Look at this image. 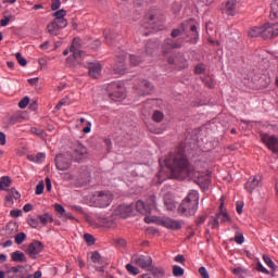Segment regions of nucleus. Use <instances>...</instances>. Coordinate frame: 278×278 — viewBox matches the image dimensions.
<instances>
[{"instance_id": "obj_32", "label": "nucleus", "mask_w": 278, "mask_h": 278, "mask_svg": "<svg viewBox=\"0 0 278 278\" xmlns=\"http://www.w3.org/2000/svg\"><path fill=\"white\" fill-rule=\"evenodd\" d=\"M263 260L265 262V264L271 268V270H276L277 265H275V262H273V258H270V256L268 255H263Z\"/></svg>"}, {"instance_id": "obj_7", "label": "nucleus", "mask_w": 278, "mask_h": 278, "mask_svg": "<svg viewBox=\"0 0 278 278\" xmlns=\"http://www.w3.org/2000/svg\"><path fill=\"white\" fill-rule=\"evenodd\" d=\"M132 264H136V266H139V268H151V265L153 264V258L149 255H135L131 258Z\"/></svg>"}, {"instance_id": "obj_36", "label": "nucleus", "mask_w": 278, "mask_h": 278, "mask_svg": "<svg viewBox=\"0 0 278 278\" xmlns=\"http://www.w3.org/2000/svg\"><path fill=\"white\" fill-rule=\"evenodd\" d=\"M191 29V42H199V30H197V27L193 25L190 27Z\"/></svg>"}, {"instance_id": "obj_51", "label": "nucleus", "mask_w": 278, "mask_h": 278, "mask_svg": "<svg viewBox=\"0 0 278 278\" xmlns=\"http://www.w3.org/2000/svg\"><path fill=\"white\" fill-rule=\"evenodd\" d=\"M53 16L55 18H64V16H66V11L64 9H61L59 11H56Z\"/></svg>"}, {"instance_id": "obj_19", "label": "nucleus", "mask_w": 278, "mask_h": 278, "mask_svg": "<svg viewBox=\"0 0 278 278\" xmlns=\"http://www.w3.org/2000/svg\"><path fill=\"white\" fill-rule=\"evenodd\" d=\"M151 90H153V86L149 80H142L139 87V92L141 94H151Z\"/></svg>"}, {"instance_id": "obj_41", "label": "nucleus", "mask_w": 278, "mask_h": 278, "mask_svg": "<svg viewBox=\"0 0 278 278\" xmlns=\"http://www.w3.org/2000/svg\"><path fill=\"white\" fill-rule=\"evenodd\" d=\"M147 207H150V211L153 210V207H156V203H155V195H150L147 200Z\"/></svg>"}, {"instance_id": "obj_35", "label": "nucleus", "mask_w": 278, "mask_h": 278, "mask_svg": "<svg viewBox=\"0 0 278 278\" xmlns=\"http://www.w3.org/2000/svg\"><path fill=\"white\" fill-rule=\"evenodd\" d=\"M174 277H184V269L179 265H174L173 267Z\"/></svg>"}, {"instance_id": "obj_14", "label": "nucleus", "mask_w": 278, "mask_h": 278, "mask_svg": "<svg viewBox=\"0 0 278 278\" xmlns=\"http://www.w3.org/2000/svg\"><path fill=\"white\" fill-rule=\"evenodd\" d=\"M101 63L99 62L88 63L89 77L99 79L101 77Z\"/></svg>"}, {"instance_id": "obj_59", "label": "nucleus", "mask_w": 278, "mask_h": 278, "mask_svg": "<svg viewBox=\"0 0 278 278\" xmlns=\"http://www.w3.org/2000/svg\"><path fill=\"white\" fill-rule=\"evenodd\" d=\"M102 224L104 225V227H114V222L108 218H102Z\"/></svg>"}, {"instance_id": "obj_48", "label": "nucleus", "mask_w": 278, "mask_h": 278, "mask_svg": "<svg viewBox=\"0 0 278 278\" xmlns=\"http://www.w3.org/2000/svg\"><path fill=\"white\" fill-rule=\"evenodd\" d=\"M27 105H29V98L28 97L23 98L18 102V108H21V110H25V108H27Z\"/></svg>"}, {"instance_id": "obj_54", "label": "nucleus", "mask_w": 278, "mask_h": 278, "mask_svg": "<svg viewBox=\"0 0 278 278\" xmlns=\"http://www.w3.org/2000/svg\"><path fill=\"white\" fill-rule=\"evenodd\" d=\"M23 214V211L21 210H12L10 211L11 218H18Z\"/></svg>"}, {"instance_id": "obj_4", "label": "nucleus", "mask_w": 278, "mask_h": 278, "mask_svg": "<svg viewBox=\"0 0 278 278\" xmlns=\"http://www.w3.org/2000/svg\"><path fill=\"white\" fill-rule=\"evenodd\" d=\"M70 155L74 162H84L88 157V149L80 142H76L72 146Z\"/></svg>"}, {"instance_id": "obj_45", "label": "nucleus", "mask_w": 278, "mask_h": 278, "mask_svg": "<svg viewBox=\"0 0 278 278\" xmlns=\"http://www.w3.org/2000/svg\"><path fill=\"white\" fill-rule=\"evenodd\" d=\"M28 225L33 227V229H38V225H40V220L34 217L28 218Z\"/></svg>"}, {"instance_id": "obj_43", "label": "nucleus", "mask_w": 278, "mask_h": 278, "mask_svg": "<svg viewBox=\"0 0 278 278\" xmlns=\"http://www.w3.org/2000/svg\"><path fill=\"white\" fill-rule=\"evenodd\" d=\"M54 210L60 214V218H64V214L66 213V210L61 204H54Z\"/></svg>"}, {"instance_id": "obj_28", "label": "nucleus", "mask_w": 278, "mask_h": 278, "mask_svg": "<svg viewBox=\"0 0 278 278\" xmlns=\"http://www.w3.org/2000/svg\"><path fill=\"white\" fill-rule=\"evenodd\" d=\"M12 186V180L10 177H2L0 178V190H5V188H10Z\"/></svg>"}, {"instance_id": "obj_10", "label": "nucleus", "mask_w": 278, "mask_h": 278, "mask_svg": "<svg viewBox=\"0 0 278 278\" xmlns=\"http://www.w3.org/2000/svg\"><path fill=\"white\" fill-rule=\"evenodd\" d=\"M275 36H278V23H267L263 26V38H275Z\"/></svg>"}, {"instance_id": "obj_46", "label": "nucleus", "mask_w": 278, "mask_h": 278, "mask_svg": "<svg viewBox=\"0 0 278 278\" xmlns=\"http://www.w3.org/2000/svg\"><path fill=\"white\" fill-rule=\"evenodd\" d=\"M235 242H237V244H244V235L242 232H237L235 236Z\"/></svg>"}, {"instance_id": "obj_57", "label": "nucleus", "mask_w": 278, "mask_h": 278, "mask_svg": "<svg viewBox=\"0 0 278 278\" xmlns=\"http://www.w3.org/2000/svg\"><path fill=\"white\" fill-rule=\"evenodd\" d=\"M174 262H177L178 264H184L186 262V257L184 255L178 254L175 256Z\"/></svg>"}, {"instance_id": "obj_30", "label": "nucleus", "mask_w": 278, "mask_h": 278, "mask_svg": "<svg viewBox=\"0 0 278 278\" xmlns=\"http://www.w3.org/2000/svg\"><path fill=\"white\" fill-rule=\"evenodd\" d=\"M161 219L162 217L147 215L144 217V223H147L148 225H151V223H156V225H160Z\"/></svg>"}, {"instance_id": "obj_12", "label": "nucleus", "mask_w": 278, "mask_h": 278, "mask_svg": "<svg viewBox=\"0 0 278 278\" xmlns=\"http://www.w3.org/2000/svg\"><path fill=\"white\" fill-rule=\"evenodd\" d=\"M43 249L45 245H42V242L34 241L28 245L27 253L33 260H36L37 255H39V253H42Z\"/></svg>"}, {"instance_id": "obj_64", "label": "nucleus", "mask_w": 278, "mask_h": 278, "mask_svg": "<svg viewBox=\"0 0 278 278\" xmlns=\"http://www.w3.org/2000/svg\"><path fill=\"white\" fill-rule=\"evenodd\" d=\"M0 144L3 147L5 146V134L0 131Z\"/></svg>"}, {"instance_id": "obj_55", "label": "nucleus", "mask_w": 278, "mask_h": 278, "mask_svg": "<svg viewBox=\"0 0 278 278\" xmlns=\"http://www.w3.org/2000/svg\"><path fill=\"white\" fill-rule=\"evenodd\" d=\"M129 60H130V64H132L134 66H138V64H140V59H138V56L136 55H130Z\"/></svg>"}, {"instance_id": "obj_15", "label": "nucleus", "mask_w": 278, "mask_h": 278, "mask_svg": "<svg viewBox=\"0 0 278 278\" xmlns=\"http://www.w3.org/2000/svg\"><path fill=\"white\" fill-rule=\"evenodd\" d=\"M261 184L262 176H251L245 184V188L247 190H249V192H253V190H255V188H258Z\"/></svg>"}, {"instance_id": "obj_2", "label": "nucleus", "mask_w": 278, "mask_h": 278, "mask_svg": "<svg viewBox=\"0 0 278 278\" xmlns=\"http://www.w3.org/2000/svg\"><path fill=\"white\" fill-rule=\"evenodd\" d=\"M197 210H199V191L191 190L182 200L178 211L180 214H184V216H194Z\"/></svg>"}, {"instance_id": "obj_11", "label": "nucleus", "mask_w": 278, "mask_h": 278, "mask_svg": "<svg viewBox=\"0 0 278 278\" xmlns=\"http://www.w3.org/2000/svg\"><path fill=\"white\" fill-rule=\"evenodd\" d=\"M80 49L81 40L79 38H74L70 48V52L73 53L74 60H76V62H79V58L84 55V52H81Z\"/></svg>"}, {"instance_id": "obj_37", "label": "nucleus", "mask_w": 278, "mask_h": 278, "mask_svg": "<svg viewBox=\"0 0 278 278\" xmlns=\"http://www.w3.org/2000/svg\"><path fill=\"white\" fill-rule=\"evenodd\" d=\"M208 225L212 227V229H218L219 227L218 216L217 215L215 217L212 216L208 220Z\"/></svg>"}, {"instance_id": "obj_53", "label": "nucleus", "mask_w": 278, "mask_h": 278, "mask_svg": "<svg viewBox=\"0 0 278 278\" xmlns=\"http://www.w3.org/2000/svg\"><path fill=\"white\" fill-rule=\"evenodd\" d=\"M199 273H200L201 277L210 278V273H207V268H205L204 266L199 268Z\"/></svg>"}, {"instance_id": "obj_34", "label": "nucleus", "mask_w": 278, "mask_h": 278, "mask_svg": "<svg viewBox=\"0 0 278 278\" xmlns=\"http://www.w3.org/2000/svg\"><path fill=\"white\" fill-rule=\"evenodd\" d=\"M152 118L155 123H162V121H164V113H162V111H155Z\"/></svg>"}, {"instance_id": "obj_9", "label": "nucleus", "mask_w": 278, "mask_h": 278, "mask_svg": "<svg viewBox=\"0 0 278 278\" xmlns=\"http://www.w3.org/2000/svg\"><path fill=\"white\" fill-rule=\"evenodd\" d=\"M114 214L115 216H121V218H127L134 214V205L122 204L115 208Z\"/></svg>"}, {"instance_id": "obj_23", "label": "nucleus", "mask_w": 278, "mask_h": 278, "mask_svg": "<svg viewBox=\"0 0 278 278\" xmlns=\"http://www.w3.org/2000/svg\"><path fill=\"white\" fill-rule=\"evenodd\" d=\"M38 220L41 225H49V223H53V216L49 213H45L38 216Z\"/></svg>"}, {"instance_id": "obj_58", "label": "nucleus", "mask_w": 278, "mask_h": 278, "mask_svg": "<svg viewBox=\"0 0 278 278\" xmlns=\"http://www.w3.org/2000/svg\"><path fill=\"white\" fill-rule=\"evenodd\" d=\"M0 25L1 27H8V25H10V16H5L4 18H2L0 21Z\"/></svg>"}, {"instance_id": "obj_33", "label": "nucleus", "mask_w": 278, "mask_h": 278, "mask_svg": "<svg viewBox=\"0 0 278 278\" xmlns=\"http://www.w3.org/2000/svg\"><path fill=\"white\" fill-rule=\"evenodd\" d=\"M53 22L56 24L59 29H64V27L68 25L66 18H54Z\"/></svg>"}, {"instance_id": "obj_31", "label": "nucleus", "mask_w": 278, "mask_h": 278, "mask_svg": "<svg viewBox=\"0 0 278 278\" xmlns=\"http://www.w3.org/2000/svg\"><path fill=\"white\" fill-rule=\"evenodd\" d=\"M270 18H278V1L271 2Z\"/></svg>"}, {"instance_id": "obj_29", "label": "nucleus", "mask_w": 278, "mask_h": 278, "mask_svg": "<svg viewBox=\"0 0 278 278\" xmlns=\"http://www.w3.org/2000/svg\"><path fill=\"white\" fill-rule=\"evenodd\" d=\"M155 278H164V268L162 267H153L150 271Z\"/></svg>"}, {"instance_id": "obj_62", "label": "nucleus", "mask_w": 278, "mask_h": 278, "mask_svg": "<svg viewBox=\"0 0 278 278\" xmlns=\"http://www.w3.org/2000/svg\"><path fill=\"white\" fill-rule=\"evenodd\" d=\"M24 212H31V210H34V205H31L30 203H27L24 205L23 207Z\"/></svg>"}, {"instance_id": "obj_61", "label": "nucleus", "mask_w": 278, "mask_h": 278, "mask_svg": "<svg viewBox=\"0 0 278 278\" xmlns=\"http://www.w3.org/2000/svg\"><path fill=\"white\" fill-rule=\"evenodd\" d=\"M30 132L35 134L36 136H42V129H38L36 127L30 128Z\"/></svg>"}, {"instance_id": "obj_3", "label": "nucleus", "mask_w": 278, "mask_h": 278, "mask_svg": "<svg viewBox=\"0 0 278 278\" xmlns=\"http://www.w3.org/2000/svg\"><path fill=\"white\" fill-rule=\"evenodd\" d=\"M112 193L110 191H97L89 201L91 207H108L112 203Z\"/></svg>"}, {"instance_id": "obj_5", "label": "nucleus", "mask_w": 278, "mask_h": 278, "mask_svg": "<svg viewBox=\"0 0 278 278\" xmlns=\"http://www.w3.org/2000/svg\"><path fill=\"white\" fill-rule=\"evenodd\" d=\"M109 97L112 101H119L121 99H125V91L123 89V85L121 83H113L109 85Z\"/></svg>"}, {"instance_id": "obj_42", "label": "nucleus", "mask_w": 278, "mask_h": 278, "mask_svg": "<svg viewBox=\"0 0 278 278\" xmlns=\"http://www.w3.org/2000/svg\"><path fill=\"white\" fill-rule=\"evenodd\" d=\"M25 238H27V235L25 232H20L15 236V243L16 244H23L25 242Z\"/></svg>"}, {"instance_id": "obj_21", "label": "nucleus", "mask_w": 278, "mask_h": 278, "mask_svg": "<svg viewBox=\"0 0 278 278\" xmlns=\"http://www.w3.org/2000/svg\"><path fill=\"white\" fill-rule=\"evenodd\" d=\"M235 10H236V0H227L224 9L225 14H228V16H233Z\"/></svg>"}, {"instance_id": "obj_63", "label": "nucleus", "mask_w": 278, "mask_h": 278, "mask_svg": "<svg viewBox=\"0 0 278 278\" xmlns=\"http://www.w3.org/2000/svg\"><path fill=\"white\" fill-rule=\"evenodd\" d=\"M38 81H39L38 77L28 79V84H30V86H37Z\"/></svg>"}, {"instance_id": "obj_13", "label": "nucleus", "mask_w": 278, "mask_h": 278, "mask_svg": "<svg viewBox=\"0 0 278 278\" xmlns=\"http://www.w3.org/2000/svg\"><path fill=\"white\" fill-rule=\"evenodd\" d=\"M160 225L166 229H181V223L170 217H161Z\"/></svg>"}, {"instance_id": "obj_1", "label": "nucleus", "mask_w": 278, "mask_h": 278, "mask_svg": "<svg viewBox=\"0 0 278 278\" xmlns=\"http://www.w3.org/2000/svg\"><path fill=\"white\" fill-rule=\"evenodd\" d=\"M165 164L175 179H186L190 177V169L188 168V160L184 153L179 152L176 155H170L165 159Z\"/></svg>"}, {"instance_id": "obj_16", "label": "nucleus", "mask_w": 278, "mask_h": 278, "mask_svg": "<svg viewBox=\"0 0 278 278\" xmlns=\"http://www.w3.org/2000/svg\"><path fill=\"white\" fill-rule=\"evenodd\" d=\"M118 62L114 65L113 72L115 75H125V54L117 56Z\"/></svg>"}, {"instance_id": "obj_26", "label": "nucleus", "mask_w": 278, "mask_h": 278, "mask_svg": "<svg viewBox=\"0 0 278 278\" xmlns=\"http://www.w3.org/2000/svg\"><path fill=\"white\" fill-rule=\"evenodd\" d=\"M45 157H46L45 153H37L36 155H29L28 160L30 162H36L37 164H40L45 162Z\"/></svg>"}, {"instance_id": "obj_6", "label": "nucleus", "mask_w": 278, "mask_h": 278, "mask_svg": "<svg viewBox=\"0 0 278 278\" xmlns=\"http://www.w3.org/2000/svg\"><path fill=\"white\" fill-rule=\"evenodd\" d=\"M261 140L269 151L278 153V138L270 134H261Z\"/></svg>"}, {"instance_id": "obj_27", "label": "nucleus", "mask_w": 278, "mask_h": 278, "mask_svg": "<svg viewBox=\"0 0 278 278\" xmlns=\"http://www.w3.org/2000/svg\"><path fill=\"white\" fill-rule=\"evenodd\" d=\"M164 47L166 49H179V47H181V42H175L173 39H166Z\"/></svg>"}, {"instance_id": "obj_50", "label": "nucleus", "mask_w": 278, "mask_h": 278, "mask_svg": "<svg viewBox=\"0 0 278 278\" xmlns=\"http://www.w3.org/2000/svg\"><path fill=\"white\" fill-rule=\"evenodd\" d=\"M256 270L258 273H263L264 275H270V271H268V269H266L262 263L257 264Z\"/></svg>"}, {"instance_id": "obj_20", "label": "nucleus", "mask_w": 278, "mask_h": 278, "mask_svg": "<svg viewBox=\"0 0 278 278\" xmlns=\"http://www.w3.org/2000/svg\"><path fill=\"white\" fill-rule=\"evenodd\" d=\"M136 210L139 212V214H151V207L144 205V202L142 200H138L136 203Z\"/></svg>"}, {"instance_id": "obj_24", "label": "nucleus", "mask_w": 278, "mask_h": 278, "mask_svg": "<svg viewBox=\"0 0 278 278\" xmlns=\"http://www.w3.org/2000/svg\"><path fill=\"white\" fill-rule=\"evenodd\" d=\"M48 33L50 36L60 35V28L58 27V24L55 22H51L50 24H48Z\"/></svg>"}, {"instance_id": "obj_38", "label": "nucleus", "mask_w": 278, "mask_h": 278, "mask_svg": "<svg viewBox=\"0 0 278 278\" xmlns=\"http://www.w3.org/2000/svg\"><path fill=\"white\" fill-rule=\"evenodd\" d=\"M23 270H24L23 266L12 267V273L16 275V278H31V276L21 277L20 273H23Z\"/></svg>"}, {"instance_id": "obj_52", "label": "nucleus", "mask_w": 278, "mask_h": 278, "mask_svg": "<svg viewBox=\"0 0 278 278\" xmlns=\"http://www.w3.org/2000/svg\"><path fill=\"white\" fill-rule=\"evenodd\" d=\"M61 5H62L61 0H52L51 10L53 11L60 10Z\"/></svg>"}, {"instance_id": "obj_60", "label": "nucleus", "mask_w": 278, "mask_h": 278, "mask_svg": "<svg viewBox=\"0 0 278 278\" xmlns=\"http://www.w3.org/2000/svg\"><path fill=\"white\" fill-rule=\"evenodd\" d=\"M61 218H63V220H75V217L73 216V214L72 213H66L65 212V214H63V217H61Z\"/></svg>"}, {"instance_id": "obj_39", "label": "nucleus", "mask_w": 278, "mask_h": 278, "mask_svg": "<svg viewBox=\"0 0 278 278\" xmlns=\"http://www.w3.org/2000/svg\"><path fill=\"white\" fill-rule=\"evenodd\" d=\"M84 240L88 244V247H92V244H94V242H96L94 237L90 233H85Z\"/></svg>"}, {"instance_id": "obj_47", "label": "nucleus", "mask_w": 278, "mask_h": 278, "mask_svg": "<svg viewBox=\"0 0 278 278\" xmlns=\"http://www.w3.org/2000/svg\"><path fill=\"white\" fill-rule=\"evenodd\" d=\"M42 192H45V182H43V181H40V182L36 186L35 194L40 195V194H42Z\"/></svg>"}, {"instance_id": "obj_40", "label": "nucleus", "mask_w": 278, "mask_h": 278, "mask_svg": "<svg viewBox=\"0 0 278 278\" xmlns=\"http://www.w3.org/2000/svg\"><path fill=\"white\" fill-rule=\"evenodd\" d=\"M15 58H16L20 66H27V60H25V58H23V54H21V52H16Z\"/></svg>"}, {"instance_id": "obj_18", "label": "nucleus", "mask_w": 278, "mask_h": 278, "mask_svg": "<svg viewBox=\"0 0 278 278\" xmlns=\"http://www.w3.org/2000/svg\"><path fill=\"white\" fill-rule=\"evenodd\" d=\"M164 205L169 212L177 210V202L173 200V195L170 193H166L164 195Z\"/></svg>"}, {"instance_id": "obj_44", "label": "nucleus", "mask_w": 278, "mask_h": 278, "mask_svg": "<svg viewBox=\"0 0 278 278\" xmlns=\"http://www.w3.org/2000/svg\"><path fill=\"white\" fill-rule=\"evenodd\" d=\"M126 270H128L130 273V275H139L140 274V269H138L136 266H134L131 264L126 265Z\"/></svg>"}, {"instance_id": "obj_22", "label": "nucleus", "mask_w": 278, "mask_h": 278, "mask_svg": "<svg viewBox=\"0 0 278 278\" xmlns=\"http://www.w3.org/2000/svg\"><path fill=\"white\" fill-rule=\"evenodd\" d=\"M249 36H250V38H257L258 36H262V38H264L263 26H261V27L254 26V27L250 28Z\"/></svg>"}, {"instance_id": "obj_8", "label": "nucleus", "mask_w": 278, "mask_h": 278, "mask_svg": "<svg viewBox=\"0 0 278 278\" xmlns=\"http://www.w3.org/2000/svg\"><path fill=\"white\" fill-rule=\"evenodd\" d=\"M55 165L58 170H68L71 168V161L68 154H58L55 156Z\"/></svg>"}, {"instance_id": "obj_56", "label": "nucleus", "mask_w": 278, "mask_h": 278, "mask_svg": "<svg viewBox=\"0 0 278 278\" xmlns=\"http://www.w3.org/2000/svg\"><path fill=\"white\" fill-rule=\"evenodd\" d=\"M205 71V65L204 64H198L195 66V73L197 75H201V73H203Z\"/></svg>"}, {"instance_id": "obj_25", "label": "nucleus", "mask_w": 278, "mask_h": 278, "mask_svg": "<svg viewBox=\"0 0 278 278\" xmlns=\"http://www.w3.org/2000/svg\"><path fill=\"white\" fill-rule=\"evenodd\" d=\"M11 258L13 262H26L25 253L21 251H15L11 254Z\"/></svg>"}, {"instance_id": "obj_17", "label": "nucleus", "mask_w": 278, "mask_h": 278, "mask_svg": "<svg viewBox=\"0 0 278 278\" xmlns=\"http://www.w3.org/2000/svg\"><path fill=\"white\" fill-rule=\"evenodd\" d=\"M225 205V198H220V205H219V210L220 212H218L216 214L218 220H220L222 223H230L231 222V217H229V214H227V212L223 211V207Z\"/></svg>"}, {"instance_id": "obj_49", "label": "nucleus", "mask_w": 278, "mask_h": 278, "mask_svg": "<svg viewBox=\"0 0 278 278\" xmlns=\"http://www.w3.org/2000/svg\"><path fill=\"white\" fill-rule=\"evenodd\" d=\"M91 261L93 264H99L101 262V254H99V252H93L91 254Z\"/></svg>"}]
</instances>
